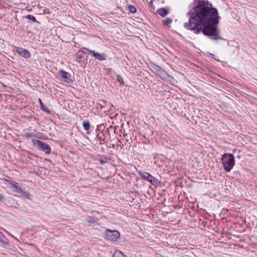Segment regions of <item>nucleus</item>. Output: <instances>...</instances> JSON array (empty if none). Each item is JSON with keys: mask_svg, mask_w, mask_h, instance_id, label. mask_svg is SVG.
<instances>
[{"mask_svg": "<svg viewBox=\"0 0 257 257\" xmlns=\"http://www.w3.org/2000/svg\"><path fill=\"white\" fill-rule=\"evenodd\" d=\"M18 196H20L27 199H31V194L24 189H22V191H20V193L18 194Z\"/></svg>", "mask_w": 257, "mask_h": 257, "instance_id": "1a4fd4ad", "label": "nucleus"}, {"mask_svg": "<svg viewBox=\"0 0 257 257\" xmlns=\"http://www.w3.org/2000/svg\"><path fill=\"white\" fill-rule=\"evenodd\" d=\"M221 161L224 169L227 172H230L235 165L234 157L231 154H223L221 158Z\"/></svg>", "mask_w": 257, "mask_h": 257, "instance_id": "f03ea898", "label": "nucleus"}, {"mask_svg": "<svg viewBox=\"0 0 257 257\" xmlns=\"http://www.w3.org/2000/svg\"><path fill=\"white\" fill-rule=\"evenodd\" d=\"M84 49H85L87 51L89 52V54L93 55L96 59H98V60L103 61L105 60V59L103 57L104 56V54L97 53L95 52L94 50H91L88 48H85Z\"/></svg>", "mask_w": 257, "mask_h": 257, "instance_id": "0eeeda50", "label": "nucleus"}, {"mask_svg": "<svg viewBox=\"0 0 257 257\" xmlns=\"http://www.w3.org/2000/svg\"><path fill=\"white\" fill-rule=\"evenodd\" d=\"M91 219L90 217H88V220H88V221L90 222V219Z\"/></svg>", "mask_w": 257, "mask_h": 257, "instance_id": "4be33fe9", "label": "nucleus"}, {"mask_svg": "<svg viewBox=\"0 0 257 257\" xmlns=\"http://www.w3.org/2000/svg\"><path fill=\"white\" fill-rule=\"evenodd\" d=\"M139 174L142 178L149 182H150V180H151L153 177V176H152L151 174L145 172H140Z\"/></svg>", "mask_w": 257, "mask_h": 257, "instance_id": "9d476101", "label": "nucleus"}, {"mask_svg": "<svg viewBox=\"0 0 257 257\" xmlns=\"http://www.w3.org/2000/svg\"><path fill=\"white\" fill-rule=\"evenodd\" d=\"M15 51L21 56L25 59H29L31 57V54L28 50L21 47H15Z\"/></svg>", "mask_w": 257, "mask_h": 257, "instance_id": "39448f33", "label": "nucleus"}, {"mask_svg": "<svg viewBox=\"0 0 257 257\" xmlns=\"http://www.w3.org/2000/svg\"><path fill=\"white\" fill-rule=\"evenodd\" d=\"M83 126L85 130L86 131H89L90 128V123L89 121L85 120L82 123Z\"/></svg>", "mask_w": 257, "mask_h": 257, "instance_id": "4468645a", "label": "nucleus"}, {"mask_svg": "<svg viewBox=\"0 0 257 257\" xmlns=\"http://www.w3.org/2000/svg\"><path fill=\"white\" fill-rule=\"evenodd\" d=\"M157 13L162 17H164L168 14V11L165 9H160L157 11Z\"/></svg>", "mask_w": 257, "mask_h": 257, "instance_id": "f8f14e48", "label": "nucleus"}, {"mask_svg": "<svg viewBox=\"0 0 257 257\" xmlns=\"http://www.w3.org/2000/svg\"><path fill=\"white\" fill-rule=\"evenodd\" d=\"M4 200V198L2 194H0V201L3 202Z\"/></svg>", "mask_w": 257, "mask_h": 257, "instance_id": "412c9836", "label": "nucleus"}, {"mask_svg": "<svg viewBox=\"0 0 257 257\" xmlns=\"http://www.w3.org/2000/svg\"><path fill=\"white\" fill-rule=\"evenodd\" d=\"M43 13L45 14H50V11H49V10L47 9L43 10Z\"/></svg>", "mask_w": 257, "mask_h": 257, "instance_id": "aec40b11", "label": "nucleus"}, {"mask_svg": "<svg viewBox=\"0 0 257 257\" xmlns=\"http://www.w3.org/2000/svg\"><path fill=\"white\" fill-rule=\"evenodd\" d=\"M116 79L120 84H124L123 78L120 75H117Z\"/></svg>", "mask_w": 257, "mask_h": 257, "instance_id": "a211bd4d", "label": "nucleus"}, {"mask_svg": "<svg viewBox=\"0 0 257 257\" xmlns=\"http://www.w3.org/2000/svg\"><path fill=\"white\" fill-rule=\"evenodd\" d=\"M172 21L170 18H167L164 21V24L166 25H169L172 23Z\"/></svg>", "mask_w": 257, "mask_h": 257, "instance_id": "6ab92c4d", "label": "nucleus"}, {"mask_svg": "<svg viewBox=\"0 0 257 257\" xmlns=\"http://www.w3.org/2000/svg\"><path fill=\"white\" fill-rule=\"evenodd\" d=\"M190 15L188 23L184 27L198 34L202 32L204 35L217 40L219 39V33L216 25L219 22L217 10L212 8V5L208 1H199L194 8V12L188 13Z\"/></svg>", "mask_w": 257, "mask_h": 257, "instance_id": "f257e3e1", "label": "nucleus"}, {"mask_svg": "<svg viewBox=\"0 0 257 257\" xmlns=\"http://www.w3.org/2000/svg\"><path fill=\"white\" fill-rule=\"evenodd\" d=\"M26 18L31 20V21H32L34 22L38 23V22L37 21V20H36V18H35V17L32 15H27L26 16Z\"/></svg>", "mask_w": 257, "mask_h": 257, "instance_id": "dca6fc26", "label": "nucleus"}, {"mask_svg": "<svg viewBox=\"0 0 257 257\" xmlns=\"http://www.w3.org/2000/svg\"><path fill=\"white\" fill-rule=\"evenodd\" d=\"M7 201H12V199H11V198H8V199H7Z\"/></svg>", "mask_w": 257, "mask_h": 257, "instance_id": "5701e85b", "label": "nucleus"}, {"mask_svg": "<svg viewBox=\"0 0 257 257\" xmlns=\"http://www.w3.org/2000/svg\"><path fill=\"white\" fill-rule=\"evenodd\" d=\"M105 235L106 239L112 241H117L120 236V234L117 230H106Z\"/></svg>", "mask_w": 257, "mask_h": 257, "instance_id": "7ed1b4c3", "label": "nucleus"}, {"mask_svg": "<svg viewBox=\"0 0 257 257\" xmlns=\"http://www.w3.org/2000/svg\"><path fill=\"white\" fill-rule=\"evenodd\" d=\"M128 9L130 12L132 13H135L137 12V9L136 7L133 5H130L128 6Z\"/></svg>", "mask_w": 257, "mask_h": 257, "instance_id": "f3484780", "label": "nucleus"}, {"mask_svg": "<svg viewBox=\"0 0 257 257\" xmlns=\"http://www.w3.org/2000/svg\"><path fill=\"white\" fill-rule=\"evenodd\" d=\"M113 257H125V255L121 251L116 250L113 253Z\"/></svg>", "mask_w": 257, "mask_h": 257, "instance_id": "2eb2a0df", "label": "nucleus"}, {"mask_svg": "<svg viewBox=\"0 0 257 257\" xmlns=\"http://www.w3.org/2000/svg\"><path fill=\"white\" fill-rule=\"evenodd\" d=\"M61 76L64 78L66 82H71L72 79L70 77V75L69 73L66 72L63 70H61L59 71Z\"/></svg>", "mask_w": 257, "mask_h": 257, "instance_id": "6e6552de", "label": "nucleus"}, {"mask_svg": "<svg viewBox=\"0 0 257 257\" xmlns=\"http://www.w3.org/2000/svg\"><path fill=\"white\" fill-rule=\"evenodd\" d=\"M149 182H150L153 185H154L155 186H159L160 184V182L159 181V180L157 179L154 177L153 176L152 177V179H151V180H150Z\"/></svg>", "mask_w": 257, "mask_h": 257, "instance_id": "ddd939ff", "label": "nucleus"}, {"mask_svg": "<svg viewBox=\"0 0 257 257\" xmlns=\"http://www.w3.org/2000/svg\"><path fill=\"white\" fill-rule=\"evenodd\" d=\"M34 144L38 147L39 150H42L46 154H49L50 153L51 148L48 144L39 140H35Z\"/></svg>", "mask_w": 257, "mask_h": 257, "instance_id": "20e7f679", "label": "nucleus"}, {"mask_svg": "<svg viewBox=\"0 0 257 257\" xmlns=\"http://www.w3.org/2000/svg\"><path fill=\"white\" fill-rule=\"evenodd\" d=\"M10 187L11 188L12 191L16 194L17 196L20 193V191H22V189L20 184L16 182L11 183Z\"/></svg>", "mask_w": 257, "mask_h": 257, "instance_id": "423d86ee", "label": "nucleus"}, {"mask_svg": "<svg viewBox=\"0 0 257 257\" xmlns=\"http://www.w3.org/2000/svg\"><path fill=\"white\" fill-rule=\"evenodd\" d=\"M38 102L40 104V106H41V109L47 112V113H50L51 112H50V110L48 109V108L45 105H44V104L42 103V101L41 100V99L40 98H39L38 99Z\"/></svg>", "mask_w": 257, "mask_h": 257, "instance_id": "9b49d317", "label": "nucleus"}]
</instances>
